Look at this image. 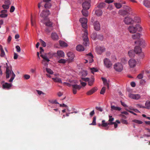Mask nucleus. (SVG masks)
Wrapping results in <instances>:
<instances>
[{
  "label": "nucleus",
  "mask_w": 150,
  "mask_h": 150,
  "mask_svg": "<svg viewBox=\"0 0 150 150\" xmlns=\"http://www.w3.org/2000/svg\"><path fill=\"white\" fill-rule=\"evenodd\" d=\"M7 67L6 71V79L9 78L11 77L10 79L8 81L10 82H12L15 78V74L12 70L11 68H9L7 66V63H6Z\"/></svg>",
  "instance_id": "nucleus-1"
},
{
  "label": "nucleus",
  "mask_w": 150,
  "mask_h": 150,
  "mask_svg": "<svg viewBox=\"0 0 150 150\" xmlns=\"http://www.w3.org/2000/svg\"><path fill=\"white\" fill-rule=\"evenodd\" d=\"M129 32L132 33H135L137 31H140L142 30V28L140 25L136 24L135 26H129L128 28Z\"/></svg>",
  "instance_id": "nucleus-2"
},
{
  "label": "nucleus",
  "mask_w": 150,
  "mask_h": 150,
  "mask_svg": "<svg viewBox=\"0 0 150 150\" xmlns=\"http://www.w3.org/2000/svg\"><path fill=\"white\" fill-rule=\"evenodd\" d=\"M134 51L137 54H139V57L137 59V60L139 61L140 59H142L144 57V54L143 52H142V49L140 47L136 46L134 49Z\"/></svg>",
  "instance_id": "nucleus-3"
},
{
  "label": "nucleus",
  "mask_w": 150,
  "mask_h": 150,
  "mask_svg": "<svg viewBox=\"0 0 150 150\" xmlns=\"http://www.w3.org/2000/svg\"><path fill=\"white\" fill-rule=\"evenodd\" d=\"M40 56L43 59V60L42 62V63L43 64L44 66L47 67L48 64V63L50 61L47 56V54H46L45 55L41 54Z\"/></svg>",
  "instance_id": "nucleus-4"
},
{
  "label": "nucleus",
  "mask_w": 150,
  "mask_h": 150,
  "mask_svg": "<svg viewBox=\"0 0 150 150\" xmlns=\"http://www.w3.org/2000/svg\"><path fill=\"white\" fill-rule=\"evenodd\" d=\"M114 68L116 71L121 72L123 70V67L120 63H117L114 66Z\"/></svg>",
  "instance_id": "nucleus-5"
},
{
  "label": "nucleus",
  "mask_w": 150,
  "mask_h": 150,
  "mask_svg": "<svg viewBox=\"0 0 150 150\" xmlns=\"http://www.w3.org/2000/svg\"><path fill=\"white\" fill-rule=\"evenodd\" d=\"M123 21L124 23L127 25L133 24L134 21L130 17L127 16L124 18Z\"/></svg>",
  "instance_id": "nucleus-6"
},
{
  "label": "nucleus",
  "mask_w": 150,
  "mask_h": 150,
  "mask_svg": "<svg viewBox=\"0 0 150 150\" xmlns=\"http://www.w3.org/2000/svg\"><path fill=\"white\" fill-rule=\"evenodd\" d=\"M103 62L105 66L107 68H110L112 65V62L107 58H105L104 59Z\"/></svg>",
  "instance_id": "nucleus-7"
},
{
  "label": "nucleus",
  "mask_w": 150,
  "mask_h": 150,
  "mask_svg": "<svg viewBox=\"0 0 150 150\" xmlns=\"http://www.w3.org/2000/svg\"><path fill=\"white\" fill-rule=\"evenodd\" d=\"M80 22L81 23L82 26L84 29L87 28V19L86 18H80Z\"/></svg>",
  "instance_id": "nucleus-8"
},
{
  "label": "nucleus",
  "mask_w": 150,
  "mask_h": 150,
  "mask_svg": "<svg viewBox=\"0 0 150 150\" xmlns=\"http://www.w3.org/2000/svg\"><path fill=\"white\" fill-rule=\"evenodd\" d=\"M71 86L72 88L73 93L74 94H76L77 91L79 90L81 88V86L77 84L72 85Z\"/></svg>",
  "instance_id": "nucleus-9"
},
{
  "label": "nucleus",
  "mask_w": 150,
  "mask_h": 150,
  "mask_svg": "<svg viewBox=\"0 0 150 150\" xmlns=\"http://www.w3.org/2000/svg\"><path fill=\"white\" fill-rule=\"evenodd\" d=\"M50 14L49 11L47 9L44 10L40 14V16L43 17L45 19H46V18Z\"/></svg>",
  "instance_id": "nucleus-10"
},
{
  "label": "nucleus",
  "mask_w": 150,
  "mask_h": 150,
  "mask_svg": "<svg viewBox=\"0 0 150 150\" xmlns=\"http://www.w3.org/2000/svg\"><path fill=\"white\" fill-rule=\"evenodd\" d=\"M90 0H88L83 2L82 4V7L83 9L86 10H88L90 8Z\"/></svg>",
  "instance_id": "nucleus-11"
},
{
  "label": "nucleus",
  "mask_w": 150,
  "mask_h": 150,
  "mask_svg": "<svg viewBox=\"0 0 150 150\" xmlns=\"http://www.w3.org/2000/svg\"><path fill=\"white\" fill-rule=\"evenodd\" d=\"M67 55L69 62H70L72 61L75 57L74 54L72 52H69L67 53Z\"/></svg>",
  "instance_id": "nucleus-12"
},
{
  "label": "nucleus",
  "mask_w": 150,
  "mask_h": 150,
  "mask_svg": "<svg viewBox=\"0 0 150 150\" xmlns=\"http://www.w3.org/2000/svg\"><path fill=\"white\" fill-rule=\"evenodd\" d=\"M87 35V33L85 31L83 37V39L84 41L83 44L85 46H87L88 43V38Z\"/></svg>",
  "instance_id": "nucleus-13"
},
{
  "label": "nucleus",
  "mask_w": 150,
  "mask_h": 150,
  "mask_svg": "<svg viewBox=\"0 0 150 150\" xmlns=\"http://www.w3.org/2000/svg\"><path fill=\"white\" fill-rule=\"evenodd\" d=\"M43 23L47 27H53L52 23L50 21L48 18L45 19Z\"/></svg>",
  "instance_id": "nucleus-14"
},
{
  "label": "nucleus",
  "mask_w": 150,
  "mask_h": 150,
  "mask_svg": "<svg viewBox=\"0 0 150 150\" xmlns=\"http://www.w3.org/2000/svg\"><path fill=\"white\" fill-rule=\"evenodd\" d=\"M136 61L133 59H131L128 61V64L131 68L134 67L136 64Z\"/></svg>",
  "instance_id": "nucleus-15"
},
{
  "label": "nucleus",
  "mask_w": 150,
  "mask_h": 150,
  "mask_svg": "<svg viewBox=\"0 0 150 150\" xmlns=\"http://www.w3.org/2000/svg\"><path fill=\"white\" fill-rule=\"evenodd\" d=\"M94 29L96 31H98L100 29V25L99 22L98 21H96L93 23Z\"/></svg>",
  "instance_id": "nucleus-16"
},
{
  "label": "nucleus",
  "mask_w": 150,
  "mask_h": 150,
  "mask_svg": "<svg viewBox=\"0 0 150 150\" xmlns=\"http://www.w3.org/2000/svg\"><path fill=\"white\" fill-rule=\"evenodd\" d=\"M11 86V84L7 83H5L2 84V88L4 89H9Z\"/></svg>",
  "instance_id": "nucleus-17"
},
{
  "label": "nucleus",
  "mask_w": 150,
  "mask_h": 150,
  "mask_svg": "<svg viewBox=\"0 0 150 150\" xmlns=\"http://www.w3.org/2000/svg\"><path fill=\"white\" fill-rule=\"evenodd\" d=\"M105 49L103 47H99L96 48V51L98 54H101L102 52L105 51Z\"/></svg>",
  "instance_id": "nucleus-18"
},
{
  "label": "nucleus",
  "mask_w": 150,
  "mask_h": 150,
  "mask_svg": "<svg viewBox=\"0 0 150 150\" xmlns=\"http://www.w3.org/2000/svg\"><path fill=\"white\" fill-rule=\"evenodd\" d=\"M129 97L130 98L134 99H138L140 98V96L139 94H130L129 95Z\"/></svg>",
  "instance_id": "nucleus-19"
},
{
  "label": "nucleus",
  "mask_w": 150,
  "mask_h": 150,
  "mask_svg": "<svg viewBox=\"0 0 150 150\" xmlns=\"http://www.w3.org/2000/svg\"><path fill=\"white\" fill-rule=\"evenodd\" d=\"M136 44L139 45V47H143L145 45V41L144 40H139V41H136L135 42Z\"/></svg>",
  "instance_id": "nucleus-20"
},
{
  "label": "nucleus",
  "mask_w": 150,
  "mask_h": 150,
  "mask_svg": "<svg viewBox=\"0 0 150 150\" xmlns=\"http://www.w3.org/2000/svg\"><path fill=\"white\" fill-rule=\"evenodd\" d=\"M86 56L88 57V60L89 63H91L93 62V57L91 53H89L86 54Z\"/></svg>",
  "instance_id": "nucleus-21"
},
{
  "label": "nucleus",
  "mask_w": 150,
  "mask_h": 150,
  "mask_svg": "<svg viewBox=\"0 0 150 150\" xmlns=\"http://www.w3.org/2000/svg\"><path fill=\"white\" fill-rule=\"evenodd\" d=\"M119 14L121 15L125 16L129 14V13L125 10H121L119 11Z\"/></svg>",
  "instance_id": "nucleus-22"
},
{
  "label": "nucleus",
  "mask_w": 150,
  "mask_h": 150,
  "mask_svg": "<svg viewBox=\"0 0 150 150\" xmlns=\"http://www.w3.org/2000/svg\"><path fill=\"white\" fill-rule=\"evenodd\" d=\"M51 37L52 39L54 40H57L58 39V36L55 32H53L52 33Z\"/></svg>",
  "instance_id": "nucleus-23"
},
{
  "label": "nucleus",
  "mask_w": 150,
  "mask_h": 150,
  "mask_svg": "<svg viewBox=\"0 0 150 150\" xmlns=\"http://www.w3.org/2000/svg\"><path fill=\"white\" fill-rule=\"evenodd\" d=\"M97 90V88L96 87H94L92 88L91 89L89 90V91H88L86 93V94L88 95H90L92 94H93V93H94Z\"/></svg>",
  "instance_id": "nucleus-24"
},
{
  "label": "nucleus",
  "mask_w": 150,
  "mask_h": 150,
  "mask_svg": "<svg viewBox=\"0 0 150 150\" xmlns=\"http://www.w3.org/2000/svg\"><path fill=\"white\" fill-rule=\"evenodd\" d=\"M76 50L79 52L83 51L84 50V47L81 45H78L76 47Z\"/></svg>",
  "instance_id": "nucleus-25"
},
{
  "label": "nucleus",
  "mask_w": 150,
  "mask_h": 150,
  "mask_svg": "<svg viewBox=\"0 0 150 150\" xmlns=\"http://www.w3.org/2000/svg\"><path fill=\"white\" fill-rule=\"evenodd\" d=\"M57 54L59 57H64V53L61 50L58 51Z\"/></svg>",
  "instance_id": "nucleus-26"
},
{
  "label": "nucleus",
  "mask_w": 150,
  "mask_h": 150,
  "mask_svg": "<svg viewBox=\"0 0 150 150\" xmlns=\"http://www.w3.org/2000/svg\"><path fill=\"white\" fill-rule=\"evenodd\" d=\"M135 52L133 50H130L128 52V54L130 57H134L135 55Z\"/></svg>",
  "instance_id": "nucleus-27"
},
{
  "label": "nucleus",
  "mask_w": 150,
  "mask_h": 150,
  "mask_svg": "<svg viewBox=\"0 0 150 150\" xmlns=\"http://www.w3.org/2000/svg\"><path fill=\"white\" fill-rule=\"evenodd\" d=\"M144 5L146 7L150 8V1L145 0L144 1Z\"/></svg>",
  "instance_id": "nucleus-28"
},
{
  "label": "nucleus",
  "mask_w": 150,
  "mask_h": 150,
  "mask_svg": "<svg viewBox=\"0 0 150 150\" xmlns=\"http://www.w3.org/2000/svg\"><path fill=\"white\" fill-rule=\"evenodd\" d=\"M53 30V27H47L45 30V31L47 33H48Z\"/></svg>",
  "instance_id": "nucleus-29"
},
{
  "label": "nucleus",
  "mask_w": 150,
  "mask_h": 150,
  "mask_svg": "<svg viewBox=\"0 0 150 150\" xmlns=\"http://www.w3.org/2000/svg\"><path fill=\"white\" fill-rule=\"evenodd\" d=\"M101 79L103 81V84L104 85L107 86L108 88H109V85L108 83L107 82V79L104 78L102 77Z\"/></svg>",
  "instance_id": "nucleus-30"
},
{
  "label": "nucleus",
  "mask_w": 150,
  "mask_h": 150,
  "mask_svg": "<svg viewBox=\"0 0 150 150\" xmlns=\"http://www.w3.org/2000/svg\"><path fill=\"white\" fill-rule=\"evenodd\" d=\"M88 10H86L83 8L81 12L82 14L84 16L86 17L88 16V11H87Z\"/></svg>",
  "instance_id": "nucleus-31"
},
{
  "label": "nucleus",
  "mask_w": 150,
  "mask_h": 150,
  "mask_svg": "<svg viewBox=\"0 0 150 150\" xmlns=\"http://www.w3.org/2000/svg\"><path fill=\"white\" fill-rule=\"evenodd\" d=\"M59 43L60 46L62 47H66L68 46L67 43L63 41H59Z\"/></svg>",
  "instance_id": "nucleus-32"
},
{
  "label": "nucleus",
  "mask_w": 150,
  "mask_h": 150,
  "mask_svg": "<svg viewBox=\"0 0 150 150\" xmlns=\"http://www.w3.org/2000/svg\"><path fill=\"white\" fill-rule=\"evenodd\" d=\"M132 37L133 39H138L140 37V34L139 33H137L134 35H133Z\"/></svg>",
  "instance_id": "nucleus-33"
},
{
  "label": "nucleus",
  "mask_w": 150,
  "mask_h": 150,
  "mask_svg": "<svg viewBox=\"0 0 150 150\" xmlns=\"http://www.w3.org/2000/svg\"><path fill=\"white\" fill-rule=\"evenodd\" d=\"M52 79L54 81L56 82H58L59 83H62V82L61 79L60 78H52Z\"/></svg>",
  "instance_id": "nucleus-34"
},
{
  "label": "nucleus",
  "mask_w": 150,
  "mask_h": 150,
  "mask_svg": "<svg viewBox=\"0 0 150 150\" xmlns=\"http://www.w3.org/2000/svg\"><path fill=\"white\" fill-rule=\"evenodd\" d=\"M111 109L114 110H117L120 111L121 110V108L118 107H115L114 105H111Z\"/></svg>",
  "instance_id": "nucleus-35"
},
{
  "label": "nucleus",
  "mask_w": 150,
  "mask_h": 150,
  "mask_svg": "<svg viewBox=\"0 0 150 150\" xmlns=\"http://www.w3.org/2000/svg\"><path fill=\"white\" fill-rule=\"evenodd\" d=\"M103 12L102 10L99 9L95 11L96 14L98 16H101Z\"/></svg>",
  "instance_id": "nucleus-36"
},
{
  "label": "nucleus",
  "mask_w": 150,
  "mask_h": 150,
  "mask_svg": "<svg viewBox=\"0 0 150 150\" xmlns=\"http://www.w3.org/2000/svg\"><path fill=\"white\" fill-rule=\"evenodd\" d=\"M125 10L129 12L132 11V9L129 6L126 5H125L123 6Z\"/></svg>",
  "instance_id": "nucleus-37"
},
{
  "label": "nucleus",
  "mask_w": 150,
  "mask_h": 150,
  "mask_svg": "<svg viewBox=\"0 0 150 150\" xmlns=\"http://www.w3.org/2000/svg\"><path fill=\"white\" fill-rule=\"evenodd\" d=\"M105 4L104 3H101L99 4L97 7L100 8H103L105 6Z\"/></svg>",
  "instance_id": "nucleus-38"
},
{
  "label": "nucleus",
  "mask_w": 150,
  "mask_h": 150,
  "mask_svg": "<svg viewBox=\"0 0 150 150\" xmlns=\"http://www.w3.org/2000/svg\"><path fill=\"white\" fill-rule=\"evenodd\" d=\"M144 73V71H142L137 76V78L139 79H142L143 78V75Z\"/></svg>",
  "instance_id": "nucleus-39"
},
{
  "label": "nucleus",
  "mask_w": 150,
  "mask_h": 150,
  "mask_svg": "<svg viewBox=\"0 0 150 150\" xmlns=\"http://www.w3.org/2000/svg\"><path fill=\"white\" fill-rule=\"evenodd\" d=\"M145 105L146 108L149 109L150 108V101H146L145 103Z\"/></svg>",
  "instance_id": "nucleus-40"
},
{
  "label": "nucleus",
  "mask_w": 150,
  "mask_h": 150,
  "mask_svg": "<svg viewBox=\"0 0 150 150\" xmlns=\"http://www.w3.org/2000/svg\"><path fill=\"white\" fill-rule=\"evenodd\" d=\"M94 81V78H92L90 79L88 81V85L90 86H91Z\"/></svg>",
  "instance_id": "nucleus-41"
},
{
  "label": "nucleus",
  "mask_w": 150,
  "mask_h": 150,
  "mask_svg": "<svg viewBox=\"0 0 150 150\" xmlns=\"http://www.w3.org/2000/svg\"><path fill=\"white\" fill-rule=\"evenodd\" d=\"M114 4L116 7L118 9L120 8L122 6L121 4L120 3H115Z\"/></svg>",
  "instance_id": "nucleus-42"
},
{
  "label": "nucleus",
  "mask_w": 150,
  "mask_h": 150,
  "mask_svg": "<svg viewBox=\"0 0 150 150\" xmlns=\"http://www.w3.org/2000/svg\"><path fill=\"white\" fill-rule=\"evenodd\" d=\"M132 122L139 124H141L143 123L142 121L136 119L133 120Z\"/></svg>",
  "instance_id": "nucleus-43"
},
{
  "label": "nucleus",
  "mask_w": 150,
  "mask_h": 150,
  "mask_svg": "<svg viewBox=\"0 0 150 150\" xmlns=\"http://www.w3.org/2000/svg\"><path fill=\"white\" fill-rule=\"evenodd\" d=\"M96 117H94L93 118V120L92 123L90 124V125H96Z\"/></svg>",
  "instance_id": "nucleus-44"
},
{
  "label": "nucleus",
  "mask_w": 150,
  "mask_h": 150,
  "mask_svg": "<svg viewBox=\"0 0 150 150\" xmlns=\"http://www.w3.org/2000/svg\"><path fill=\"white\" fill-rule=\"evenodd\" d=\"M46 71L47 73H49V74H52L53 73V71L50 68H46Z\"/></svg>",
  "instance_id": "nucleus-45"
},
{
  "label": "nucleus",
  "mask_w": 150,
  "mask_h": 150,
  "mask_svg": "<svg viewBox=\"0 0 150 150\" xmlns=\"http://www.w3.org/2000/svg\"><path fill=\"white\" fill-rule=\"evenodd\" d=\"M97 38L100 40H103V36L101 35H97Z\"/></svg>",
  "instance_id": "nucleus-46"
},
{
  "label": "nucleus",
  "mask_w": 150,
  "mask_h": 150,
  "mask_svg": "<svg viewBox=\"0 0 150 150\" xmlns=\"http://www.w3.org/2000/svg\"><path fill=\"white\" fill-rule=\"evenodd\" d=\"M102 124L101 125L103 127H106L108 126L107 123L105 122V120H103L102 121Z\"/></svg>",
  "instance_id": "nucleus-47"
},
{
  "label": "nucleus",
  "mask_w": 150,
  "mask_h": 150,
  "mask_svg": "<svg viewBox=\"0 0 150 150\" xmlns=\"http://www.w3.org/2000/svg\"><path fill=\"white\" fill-rule=\"evenodd\" d=\"M66 60L64 59H59L58 61V62L59 63H63L64 64L66 63Z\"/></svg>",
  "instance_id": "nucleus-48"
},
{
  "label": "nucleus",
  "mask_w": 150,
  "mask_h": 150,
  "mask_svg": "<svg viewBox=\"0 0 150 150\" xmlns=\"http://www.w3.org/2000/svg\"><path fill=\"white\" fill-rule=\"evenodd\" d=\"M106 88L105 87H103L101 89L100 93L101 94H104L105 92Z\"/></svg>",
  "instance_id": "nucleus-49"
},
{
  "label": "nucleus",
  "mask_w": 150,
  "mask_h": 150,
  "mask_svg": "<svg viewBox=\"0 0 150 150\" xmlns=\"http://www.w3.org/2000/svg\"><path fill=\"white\" fill-rule=\"evenodd\" d=\"M134 21L136 23H139L141 22L140 19L139 17H136L134 19Z\"/></svg>",
  "instance_id": "nucleus-50"
},
{
  "label": "nucleus",
  "mask_w": 150,
  "mask_h": 150,
  "mask_svg": "<svg viewBox=\"0 0 150 150\" xmlns=\"http://www.w3.org/2000/svg\"><path fill=\"white\" fill-rule=\"evenodd\" d=\"M40 43L41 44V45L42 46H43V47H46V43L43 40H42V39H40Z\"/></svg>",
  "instance_id": "nucleus-51"
},
{
  "label": "nucleus",
  "mask_w": 150,
  "mask_h": 150,
  "mask_svg": "<svg viewBox=\"0 0 150 150\" xmlns=\"http://www.w3.org/2000/svg\"><path fill=\"white\" fill-rule=\"evenodd\" d=\"M127 60L125 58H122L121 59V62L123 64H125L126 63Z\"/></svg>",
  "instance_id": "nucleus-52"
},
{
  "label": "nucleus",
  "mask_w": 150,
  "mask_h": 150,
  "mask_svg": "<svg viewBox=\"0 0 150 150\" xmlns=\"http://www.w3.org/2000/svg\"><path fill=\"white\" fill-rule=\"evenodd\" d=\"M97 35H96V34L95 33H93L91 35V37L92 39H93L94 40H95V39L97 38Z\"/></svg>",
  "instance_id": "nucleus-53"
},
{
  "label": "nucleus",
  "mask_w": 150,
  "mask_h": 150,
  "mask_svg": "<svg viewBox=\"0 0 150 150\" xmlns=\"http://www.w3.org/2000/svg\"><path fill=\"white\" fill-rule=\"evenodd\" d=\"M36 91L37 92L38 94L39 95H40L41 94H43V95H45V94L42 91L38 90H36Z\"/></svg>",
  "instance_id": "nucleus-54"
},
{
  "label": "nucleus",
  "mask_w": 150,
  "mask_h": 150,
  "mask_svg": "<svg viewBox=\"0 0 150 150\" xmlns=\"http://www.w3.org/2000/svg\"><path fill=\"white\" fill-rule=\"evenodd\" d=\"M16 49L17 52H21V50L20 46L18 45H17L16 46Z\"/></svg>",
  "instance_id": "nucleus-55"
},
{
  "label": "nucleus",
  "mask_w": 150,
  "mask_h": 150,
  "mask_svg": "<svg viewBox=\"0 0 150 150\" xmlns=\"http://www.w3.org/2000/svg\"><path fill=\"white\" fill-rule=\"evenodd\" d=\"M120 122L123 124H127V121L123 119H121L120 120Z\"/></svg>",
  "instance_id": "nucleus-56"
},
{
  "label": "nucleus",
  "mask_w": 150,
  "mask_h": 150,
  "mask_svg": "<svg viewBox=\"0 0 150 150\" xmlns=\"http://www.w3.org/2000/svg\"><path fill=\"white\" fill-rule=\"evenodd\" d=\"M2 7L4 9H8L9 8V6L8 5L4 4L2 6Z\"/></svg>",
  "instance_id": "nucleus-57"
},
{
  "label": "nucleus",
  "mask_w": 150,
  "mask_h": 150,
  "mask_svg": "<svg viewBox=\"0 0 150 150\" xmlns=\"http://www.w3.org/2000/svg\"><path fill=\"white\" fill-rule=\"evenodd\" d=\"M8 16L7 14H0V17L1 18H5L7 17Z\"/></svg>",
  "instance_id": "nucleus-58"
},
{
  "label": "nucleus",
  "mask_w": 150,
  "mask_h": 150,
  "mask_svg": "<svg viewBox=\"0 0 150 150\" xmlns=\"http://www.w3.org/2000/svg\"><path fill=\"white\" fill-rule=\"evenodd\" d=\"M50 6V4H49L48 3H46L45 5H44V7L45 8H49Z\"/></svg>",
  "instance_id": "nucleus-59"
},
{
  "label": "nucleus",
  "mask_w": 150,
  "mask_h": 150,
  "mask_svg": "<svg viewBox=\"0 0 150 150\" xmlns=\"http://www.w3.org/2000/svg\"><path fill=\"white\" fill-rule=\"evenodd\" d=\"M15 9V7L13 6H11L10 9V12L11 13L13 12L14 11Z\"/></svg>",
  "instance_id": "nucleus-60"
},
{
  "label": "nucleus",
  "mask_w": 150,
  "mask_h": 150,
  "mask_svg": "<svg viewBox=\"0 0 150 150\" xmlns=\"http://www.w3.org/2000/svg\"><path fill=\"white\" fill-rule=\"evenodd\" d=\"M114 1L113 0H105V2L107 3L110 4V3H112Z\"/></svg>",
  "instance_id": "nucleus-61"
},
{
  "label": "nucleus",
  "mask_w": 150,
  "mask_h": 150,
  "mask_svg": "<svg viewBox=\"0 0 150 150\" xmlns=\"http://www.w3.org/2000/svg\"><path fill=\"white\" fill-rule=\"evenodd\" d=\"M109 119L108 120L109 122H112L114 120V118L112 117V116L109 115Z\"/></svg>",
  "instance_id": "nucleus-62"
},
{
  "label": "nucleus",
  "mask_w": 150,
  "mask_h": 150,
  "mask_svg": "<svg viewBox=\"0 0 150 150\" xmlns=\"http://www.w3.org/2000/svg\"><path fill=\"white\" fill-rule=\"evenodd\" d=\"M96 108L97 110L100 112H102L103 111V109L100 107H96Z\"/></svg>",
  "instance_id": "nucleus-63"
},
{
  "label": "nucleus",
  "mask_w": 150,
  "mask_h": 150,
  "mask_svg": "<svg viewBox=\"0 0 150 150\" xmlns=\"http://www.w3.org/2000/svg\"><path fill=\"white\" fill-rule=\"evenodd\" d=\"M4 3L5 4L8 5V6L11 4L10 1L9 0L5 1Z\"/></svg>",
  "instance_id": "nucleus-64"
}]
</instances>
